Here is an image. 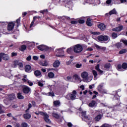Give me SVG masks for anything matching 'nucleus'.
<instances>
[{
	"instance_id": "nucleus-61",
	"label": "nucleus",
	"mask_w": 127,
	"mask_h": 127,
	"mask_svg": "<svg viewBox=\"0 0 127 127\" xmlns=\"http://www.w3.org/2000/svg\"><path fill=\"white\" fill-rule=\"evenodd\" d=\"M87 51H93V49L91 47L87 49Z\"/></svg>"
},
{
	"instance_id": "nucleus-53",
	"label": "nucleus",
	"mask_w": 127,
	"mask_h": 127,
	"mask_svg": "<svg viewBox=\"0 0 127 127\" xmlns=\"http://www.w3.org/2000/svg\"><path fill=\"white\" fill-rule=\"evenodd\" d=\"M107 4H110V3H112V0H107L106 1Z\"/></svg>"
},
{
	"instance_id": "nucleus-6",
	"label": "nucleus",
	"mask_w": 127,
	"mask_h": 127,
	"mask_svg": "<svg viewBox=\"0 0 127 127\" xmlns=\"http://www.w3.org/2000/svg\"><path fill=\"white\" fill-rule=\"evenodd\" d=\"M43 116L44 117V120L47 124H51V121L49 119V116L47 114L44 113Z\"/></svg>"
},
{
	"instance_id": "nucleus-56",
	"label": "nucleus",
	"mask_w": 127,
	"mask_h": 127,
	"mask_svg": "<svg viewBox=\"0 0 127 127\" xmlns=\"http://www.w3.org/2000/svg\"><path fill=\"white\" fill-rule=\"evenodd\" d=\"M101 127H110V126L108 124H104Z\"/></svg>"
},
{
	"instance_id": "nucleus-1",
	"label": "nucleus",
	"mask_w": 127,
	"mask_h": 127,
	"mask_svg": "<svg viewBox=\"0 0 127 127\" xmlns=\"http://www.w3.org/2000/svg\"><path fill=\"white\" fill-rule=\"evenodd\" d=\"M81 77L82 78L83 82H90V77H89V73L87 71H83L81 74Z\"/></svg>"
},
{
	"instance_id": "nucleus-2",
	"label": "nucleus",
	"mask_w": 127,
	"mask_h": 127,
	"mask_svg": "<svg viewBox=\"0 0 127 127\" xmlns=\"http://www.w3.org/2000/svg\"><path fill=\"white\" fill-rule=\"evenodd\" d=\"M73 51L75 53H81L83 51V47L80 44L75 45L73 47Z\"/></svg>"
},
{
	"instance_id": "nucleus-59",
	"label": "nucleus",
	"mask_w": 127,
	"mask_h": 127,
	"mask_svg": "<svg viewBox=\"0 0 127 127\" xmlns=\"http://www.w3.org/2000/svg\"><path fill=\"white\" fill-rule=\"evenodd\" d=\"M35 21H34V20H33V21H32L30 25V27L31 28L32 26H33V24H34V22Z\"/></svg>"
},
{
	"instance_id": "nucleus-26",
	"label": "nucleus",
	"mask_w": 127,
	"mask_h": 127,
	"mask_svg": "<svg viewBox=\"0 0 127 127\" xmlns=\"http://www.w3.org/2000/svg\"><path fill=\"white\" fill-rule=\"evenodd\" d=\"M53 104H54V106H60V104H61L60 101H59V100L54 101L53 102Z\"/></svg>"
},
{
	"instance_id": "nucleus-40",
	"label": "nucleus",
	"mask_w": 127,
	"mask_h": 127,
	"mask_svg": "<svg viewBox=\"0 0 127 127\" xmlns=\"http://www.w3.org/2000/svg\"><path fill=\"white\" fill-rule=\"evenodd\" d=\"M56 52L58 53V54H60V53H63V50L60 49H57L56 50Z\"/></svg>"
},
{
	"instance_id": "nucleus-34",
	"label": "nucleus",
	"mask_w": 127,
	"mask_h": 127,
	"mask_svg": "<svg viewBox=\"0 0 127 127\" xmlns=\"http://www.w3.org/2000/svg\"><path fill=\"white\" fill-rule=\"evenodd\" d=\"M35 115L38 116V115H41V116H43L44 115V112H36L34 113Z\"/></svg>"
},
{
	"instance_id": "nucleus-43",
	"label": "nucleus",
	"mask_w": 127,
	"mask_h": 127,
	"mask_svg": "<svg viewBox=\"0 0 127 127\" xmlns=\"http://www.w3.org/2000/svg\"><path fill=\"white\" fill-rule=\"evenodd\" d=\"M22 127H27V123H23L21 124Z\"/></svg>"
},
{
	"instance_id": "nucleus-24",
	"label": "nucleus",
	"mask_w": 127,
	"mask_h": 127,
	"mask_svg": "<svg viewBox=\"0 0 127 127\" xmlns=\"http://www.w3.org/2000/svg\"><path fill=\"white\" fill-rule=\"evenodd\" d=\"M30 70H31V66L29 65H26L25 67V71L26 72H30Z\"/></svg>"
},
{
	"instance_id": "nucleus-29",
	"label": "nucleus",
	"mask_w": 127,
	"mask_h": 127,
	"mask_svg": "<svg viewBox=\"0 0 127 127\" xmlns=\"http://www.w3.org/2000/svg\"><path fill=\"white\" fill-rule=\"evenodd\" d=\"M95 105H96V101H91V102H90L88 104V106H89V107H94Z\"/></svg>"
},
{
	"instance_id": "nucleus-16",
	"label": "nucleus",
	"mask_w": 127,
	"mask_h": 127,
	"mask_svg": "<svg viewBox=\"0 0 127 127\" xmlns=\"http://www.w3.org/2000/svg\"><path fill=\"white\" fill-rule=\"evenodd\" d=\"M122 30H123V26H119V27L112 29L113 31H121Z\"/></svg>"
},
{
	"instance_id": "nucleus-41",
	"label": "nucleus",
	"mask_w": 127,
	"mask_h": 127,
	"mask_svg": "<svg viewBox=\"0 0 127 127\" xmlns=\"http://www.w3.org/2000/svg\"><path fill=\"white\" fill-rule=\"evenodd\" d=\"M117 68L119 71H122V70L121 69H122V68H123V66H122V65L121 64H118L117 66Z\"/></svg>"
},
{
	"instance_id": "nucleus-64",
	"label": "nucleus",
	"mask_w": 127,
	"mask_h": 127,
	"mask_svg": "<svg viewBox=\"0 0 127 127\" xmlns=\"http://www.w3.org/2000/svg\"><path fill=\"white\" fill-rule=\"evenodd\" d=\"M32 105L33 107H35V106H36V104L34 101H32Z\"/></svg>"
},
{
	"instance_id": "nucleus-23",
	"label": "nucleus",
	"mask_w": 127,
	"mask_h": 127,
	"mask_svg": "<svg viewBox=\"0 0 127 127\" xmlns=\"http://www.w3.org/2000/svg\"><path fill=\"white\" fill-rule=\"evenodd\" d=\"M83 119H85V120H89V117L86 115V112L83 111L81 113Z\"/></svg>"
},
{
	"instance_id": "nucleus-45",
	"label": "nucleus",
	"mask_w": 127,
	"mask_h": 127,
	"mask_svg": "<svg viewBox=\"0 0 127 127\" xmlns=\"http://www.w3.org/2000/svg\"><path fill=\"white\" fill-rule=\"evenodd\" d=\"M115 46H116V47H117V48H120V47H121V45L120 43H117L115 44Z\"/></svg>"
},
{
	"instance_id": "nucleus-60",
	"label": "nucleus",
	"mask_w": 127,
	"mask_h": 127,
	"mask_svg": "<svg viewBox=\"0 0 127 127\" xmlns=\"http://www.w3.org/2000/svg\"><path fill=\"white\" fill-rule=\"evenodd\" d=\"M101 93H103L104 94H107V91L106 89H102V91H100Z\"/></svg>"
},
{
	"instance_id": "nucleus-4",
	"label": "nucleus",
	"mask_w": 127,
	"mask_h": 127,
	"mask_svg": "<svg viewBox=\"0 0 127 127\" xmlns=\"http://www.w3.org/2000/svg\"><path fill=\"white\" fill-rule=\"evenodd\" d=\"M38 49L41 50V51H48V50L50 49L51 48H49L45 45H41L40 46H37Z\"/></svg>"
},
{
	"instance_id": "nucleus-7",
	"label": "nucleus",
	"mask_w": 127,
	"mask_h": 127,
	"mask_svg": "<svg viewBox=\"0 0 127 127\" xmlns=\"http://www.w3.org/2000/svg\"><path fill=\"white\" fill-rule=\"evenodd\" d=\"M76 95H77L76 90H73L71 94H69V97H70V99L72 100H76Z\"/></svg>"
},
{
	"instance_id": "nucleus-14",
	"label": "nucleus",
	"mask_w": 127,
	"mask_h": 127,
	"mask_svg": "<svg viewBox=\"0 0 127 127\" xmlns=\"http://www.w3.org/2000/svg\"><path fill=\"white\" fill-rule=\"evenodd\" d=\"M23 117L25 120H29L31 118V114L29 113L25 114L23 115Z\"/></svg>"
},
{
	"instance_id": "nucleus-31",
	"label": "nucleus",
	"mask_w": 127,
	"mask_h": 127,
	"mask_svg": "<svg viewBox=\"0 0 127 127\" xmlns=\"http://www.w3.org/2000/svg\"><path fill=\"white\" fill-rule=\"evenodd\" d=\"M73 78L74 80H80V76L78 74H74L73 75Z\"/></svg>"
},
{
	"instance_id": "nucleus-12",
	"label": "nucleus",
	"mask_w": 127,
	"mask_h": 127,
	"mask_svg": "<svg viewBox=\"0 0 127 127\" xmlns=\"http://www.w3.org/2000/svg\"><path fill=\"white\" fill-rule=\"evenodd\" d=\"M59 66H60V62L59 61H56L53 64V67L58 68Z\"/></svg>"
},
{
	"instance_id": "nucleus-49",
	"label": "nucleus",
	"mask_w": 127,
	"mask_h": 127,
	"mask_svg": "<svg viewBox=\"0 0 127 127\" xmlns=\"http://www.w3.org/2000/svg\"><path fill=\"white\" fill-rule=\"evenodd\" d=\"M16 55H17V54L16 53H12L11 54V57H13L14 56H16Z\"/></svg>"
},
{
	"instance_id": "nucleus-38",
	"label": "nucleus",
	"mask_w": 127,
	"mask_h": 127,
	"mask_svg": "<svg viewBox=\"0 0 127 127\" xmlns=\"http://www.w3.org/2000/svg\"><path fill=\"white\" fill-rule=\"evenodd\" d=\"M3 102L4 103V104H6V105H8V104H9V100H8V99H4Z\"/></svg>"
},
{
	"instance_id": "nucleus-42",
	"label": "nucleus",
	"mask_w": 127,
	"mask_h": 127,
	"mask_svg": "<svg viewBox=\"0 0 127 127\" xmlns=\"http://www.w3.org/2000/svg\"><path fill=\"white\" fill-rule=\"evenodd\" d=\"M67 81H71V80H72V76H68L66 77Z\"/></svg>"
},
{
	"instance_id": "nucleus-51",
	"label": "nucleus",
	"mask_w": 127,
	"mask_h": 127,
	"mask_svg": "<svg viewBox=\"0 0 127 127\" xmlns=\"http://www.w3.org/2000/svg\"><path fill=\"white\" fill-rule=\"evenodd\" d=\"M122 42L124 44H125V45H127V40H122Z\"/></svg>"
},
{
	"instance_id": "nucleus-30",
	"label": "nucleus",
	"mask_w": 127,
	"mask_h": 127,
	"mask_svg": "<svg viewBox=\"0 0 127 127\" xmlns=\"http://www.w3.org/2000/svg\"><path fill=\"white\" fill-rule=\"evenodd\" d=\"M90 33L91 34H93V35H100V34H101V33L99 32H93V31H90Z\"/></svg>"
},
{
	"instance_id": "nucleus-10",
	"label": "nucleus",
	"mask_w": 127,
	"mask_h": 127,
	"mask_svg": "<svg viewBox=\"0 0 127 127\" xmlns=\"http://www.w3.org/2000/svg\"><path fill=\"white\" fill-rule=\"evenodd\" d=\"M14 66H17V65H18L21 68L23 67V64H22V63H21L18 61H15L14 62Z\"/></svg>"
},
{
	"instance_id": "nucleus-37",
	"label": "nucleus",
	"mask_w": 127,
	"mask_h": 127,
	"mask_svg": "<svg viewBox=\"0 0 127 127\" xmlns=\"http://www.w3.org/2000/svg\"><path fill=\"white\" fill-rule=\"evenodd\" d=\"M112 36L114 39L117 38L118 37V34L115 33H113L112 34Z\"/></svg>"
},
{
	"instance_id": "nucleus-33",
	"label": "nucleus",
	"mask_w": 127,
	"mask_h": 127,
	"mask_svg": "<svg viewBox=\"0 0 127 127\" xmlns=\"http://www.w3.org/2000/svg\"><path fill=\"white\" fill-rule=\"evenodd\" d=\"M127 50L126 49H124L121 50L120 52H119V54H124V53H127Z\"/></svg>"
},
{
	"instance_id": "nucleus-54",
	"label": "nucleus",
	"mask_w": 127,
	"mask_h": 127,
	"mask_svg": "<svg viewBox=\"0 0 127 127\" xmlns=\"http://www.w3.org/2000/svg\"><path fill=\"white\" fill-rule=\"evenodd\" d=\"M26 60H27V61H30V60H31V56H29L27 58Z\"/></svg>"
},
{
	"instance_id": "nucleus-63",
	"label": "nucleus",
	"mask_w": 127,
	"mask_h": 127,
	"mask_svg": "<svg viewBox=\"0 0 127 127\" xmlns=\"http://www.w3.org/2000/svg\"><path fill=\"white\" fill-rule=\"evenodd\" d=\"M33 59L34 60H38V57H37V56H34L33 57Z\"/></svg>"
},
{
	"instance_id": "nucleus-36",
	"label": "nucleus",
	"mask_w": 127,
	"mask_h": 127,
	"mask_svg": "<svg viewBox=\"0 0 127 127\" xmlns=\"http://www.w3.org/2000/svg\"><path fill=\"white\" fill-rule=\"evenodd\" d=\"M104 67L105 68H106V69H109V68H111V64L108 63L105 64Z\"/></svg>"
},
{
	"instance_id": "nucleus-25",
	"label": "nucleus",
	"mask_w": 127,
	"mask_h": 127,
	"mask_svg": "<svg viewBox=\"0 0 127 127\" xmlns=\"http://www.w3.org/2000/svg\"><path fill=\"white\" fill-rule=\"evenodd\" d=\"M48 76L51 79H53V78H54V76H55V74H54V73L53 72H50L48 73Z\"/></svg>"
},
{
	"instance_id": "nucleus-44",
	"label": "nucleus",
	"mask_w": 127,
	"mask_h": 127,
	"mask_svg": "<svg viewBox=\"0 0 127 127\" xmlns=\"http://www.w3.org/2000/svg\"><path fill=\"white\" fill-rule=\"evenodd\" d=\"M78 22L79 23H80V24L85 23V20L83 19H79L78 20Z\"/></svg>"
},
{
	"instance_id": "nucleus-48",
	"label": "nucleus",
	"mask_w": 127,
	"mask_h": 127,
	"mask_svg": "<svg viewBox=\"0 0 127 127\" xmlns=\"http://www.w3.org/2000/svg\"><path fill=\"white\" fill-rule=\"evenodd\" d=\"M49 96H51V97H54L55 96L54 95V93L53 92H49Z\"/></svg>"
},
{
	"instance_id": "nucleus-46",
	"label": "nucleus",
	"mask_w": 127,
	"mask_h": 127,
	"mask_svg": "<svg viewBox=\"0 0 127 127\" xmlns=\"http://www.w3.org/2000/svg\"><path fill=\"white\" fill-rule=\"evenodd\" d=\"M27 83L29 86H33V83H32V82H31V81L30 80H28L27 81Z\"/></svg>"
},
{
	"instance_id": "nucleus-21",
	"label": "nucleus",
	"mask_w": 127,
	"mask_h": 127,
	"mask_svg": "<svg viewBox=\"0 0 127 127\" xmlns=\"http://www.w3.org/2000/svg\"><path fill=\"white\" fill-rule=\"evenodd\" d=\"M74 51V48L70 47L67 49L66 52L68 53V54H72L73 52Z\"/></svg>"
},
{
	"instance_id": "nucleus-5",
	"label": "nucleus",
	"mask_w": 127,
	"mask_h": 127,
	"mask_svg": "<svg viewBox=\"0 0 127 127\" xmlns=\"http://www.w3.org/2000/svg\"><path fill=\"white\" fill-rule=\"evenodd\" d=\"M98 39L99 41H108L109 37L108 36L100 35L98 37Z\"/></svg>"
},
{
	"instance_id": "nucleus-15",
	"label": "nucleus",
	"mask_w": 127,
	"mask_h": 127,
	"mask_svg": "<svg viewBox=\"0 0 127 127\" xmlns=\"http://www.w3.org/2000/svg\"><path fill=\"white\" fill-rule=\"evenodd\" d=\"M92 19L88 18L86 21V24L88 26H92L93 25V23H92Z\"/></svg>"
},
{
	"instance_id": "nucleus-18",
	"label": "nucleus",
	"mask_w": 127,
	"mask_h": 127,
	"mask_svg": "<svg viewBox=\"0 0 127 127\" xmlns=\"http://www.w3.org/2000/svg\"><path fill=\"white\" fill-rule=\"evenodd\" d=\"M34 75L36 77H40L41 76V72L40 70H36L34 71Z\"/></svg>"
},
{
	"instance_id": "nucleus-11",
	"label": "nucleus",
	"mask_w": 127,
	"mask_h": 127,
	"mask_svg": "<svg viewBox=\"0 0 127 127\" xmlns=\"http://www.w3.org/2000/svg\"><path fill=\"white\" fill-rule=\"evenodd\" d=\"M98 27L103 31L106 29V25L104 23H100L98 25Z\"/></svg>"
},
{
	"instance_id": "nucleus-39",
	"label": "nucleus",
	"mask_w": 127,
	"mask_h": 127,
	"mask_svg": "<svg viewBox=\"0 0 127 127\" xmlns=\"http://www.w3.org/2000/svg\"><path fill=\"white\" fill-rule=\"evenodd\" d=\"M122 68L123 69H127V64L126 63H124L122 64Z\"/></svg>"
},
{
	"instance_id": "nucleus-50",
	"label": "nucleus",
	"mask_w": 127,
	"mask_h": 127,
	"mask_svg": "<svg viewBox=\"0 0 127 127\" xmlns=\"http://www.w3.org/2000/svg\"><path fill=\"white\" fill-rule=\"evenodd\" d=\"M70 23H71V24H77L78 22H77V21H71Z\"/></svg>"
},
{
	"instance_id": "nucleus-62",
	"label": "nucleus",
	"mask_w": 127,
	"mask_h": 127,
	"mask_svg": "<svg viewBox=\"0 0 127 127\" xmlns=\"http://www.w3.org/2000/svg\"><path fill=\"white\" fill-rule=\"evenodd\" d=\"M15 127H20V125H19V124H17V123H15Z\"/></svg>"
},
{
	"instance_id": "nucleus-8",
	"label": "nucleus",
	"mask_w": 127,
	"mask_h": 127,
	"mask_svg": "<svg viewBox=\"0 0 127 127\" xmlns=\"http://www.w3.org/2000/svg\"><path fill=\"white\" fill-rule=\"evenodd\" d=\"M13 28H14V23H13V22L9 23L7 25V30L11 31Z\"/></svg>"
},
{
	"instance_id": "nucleus-3",
	"label": "nucleus",
	"mask_w": 127,
	"mask_h": 127,
	"mask_svg": "<svg viewBox=\"0 0 127 127\" xmlns=\"http://www.w3.org/2000/svg\"><path fill=\"white\" fill-rule=\"evenodd\" d=\"M1 59L4 61H8V60H9V56L4 53H0V62H1Z\"/></svg>"
},
{
	"instance_id": "nucleus-28",
	"label": "nucleus",
	"mask_w": 127,
	"mask_h": 127,
	"mask_svg": "<svg viewBox=\"0 0 127 127\" xmlns=\"http://www.w3.org/2000/svg\"><path fill=\"white\" fill-rule=\"evenodd\" d=\"M117 14V11L115 8L109 12L110 15H112V14Z\"/></svg>"
},
{
	"instance_id": "nucleus-17",
	"label": "nucleus",
	"mask_w": 127,
	"mask_h": 127,
	"mask_svg": "<svg viewBox=\"0 0 127 127\" xmlns=\"http://www.w3.org/2000/svg\"><path fill=\"white\" fill-rule=\"evenodd\" d=\"M92 74H93V76H94V79L97 80V77H98V72H97V71H96L95 70H93Z\"/></svg>"
},
{
	"instance_id": "nucleus-27",
	"label": "nucleus",
	"mask_w": 127,
	"mask_h": 127,
	"mask_svg": "<svg viewBox=\"0 0 127 127\" xmlns=\"http://www.w3.org/2000/svg\"><path fill=\"white\" fill-rule=\"evenodd\" d=\"M101 119L102 115H99L95 118V121H96V122H99V121H100V120H101Z\"/></svg>"
},
{
	"instance_id": "nucleus-22",
	"label": "nucleus",
	"mask_w": 127,
	"mask_h": 127,
	"mask_svg": "<svg viewBox=\"0 0 127 127\" xmlns=\"http://www.w3.org/2000/svg\"><path fill=\"white\" fill-rule=\"evenodd\" d=\"M17 98L19 100H23V99H24V96L22 95L21 93L19 92L17 94Z\"/></svg>"
},
{
	"instance_id": "nucleus-55",
	"label": "nucleus",
	"mask_w": 127,
	"mask_h": 127,
	"mask_svg": "<svg viewBox=\"0 0 127 127\" xmlns=\"http://www.w3.org/2000/svg\"><path fill=\"white\" fill-rule=\"evenodd\" d=\"M67 126L68 127H73V124H72V123H68Z\"/></svg>"
},
{
	"instance_id": "nucleus-20",
	"label": "nucleus",
	"mask_w": 127,
	"mask_h": 127,
	"mask_svg": "<svg viewBox=\"0 0 127 127\" xmlns=\"http://www.w3.org/2000/svg\"><path fill=\"white\" fill-rule=\"evenodd\" d=\"M95 47L97 49H100V50H103L105 51L106 50V47H101L97 44H95Z\"/></svg>"
},
{
	"instance_id": "nucleus-52",
	"label": "nucleus",
	"mask_w": 127,
	"mask_h": 127,
	"mask_svg": "<svg viewBox=\"0 0 127 127\" xmlns=\"http://www.w3.org/2000/svg\"><path fill=\"white\" fill-rule=\"evenodd\" d=\"M42 66H44L45 67H46V66H48V63H47V62H45L43 64H42Z\"/></svg>"
},
{
	"instance_id": "nucleus-13",
	"label": "nucleus",
	"mask_w": 127,
	"mask_h": 127,
	"mask_svg": "<svg viewBox=\"0 0 127 127\" xmlns=\"http://www.w3.org/2000/svg\"><path fill=\"white\" fill-rule=\"evenodd\" d=\"M95 69L99 72L100 74H103L104 73V71L100 69V64H98L96 66H95Z\"/></svg>"
},
{
	"instance_id": "nucleus-32",
	"label": "nucleus",
	"mask_w": 127,
	"mask_h": 127,
	"mask_svg": "<svg viewBox=\"0 0 127 127\" xmlns=\"http://www.w3.org/2000/svg\"><path fill=\"white\" fill-rule=\"evenodd\" d=\"M26 50V46L25 45H22L21 46V48H20V50L21 51H24V50Z\"/></svg>"
},
{
	"instance_id": "nucleus-19",
	"label": "nucleus",
	"mask_w": 127,
	"mask_h": 127,
	"mask_svg": "<svg viewBox=\"0 0 127 127\" xmlns=\"http://www.w3.org/2000/svg\"><path fill=\"white\" fill-rule=\"evenodd\" d=\"M52 115L53 117H54V118H55V119H57V120H58L60 118L59 115H58V113L55 112H53Z\"/></svg>"
},
{
	"instance_id": "nucleus-58",
	"label": "nucleus",
	"mask_w": 127,
	"mask_h": 127,
	"mask_svg": "<svg viewBox=\"0 0 127 127\" xmlns=\"http://www.w3.org/2000/svg\"><path fill=\"white\" fill-rule=\"evenodd\" d=\"M31 107H32V105H31V104L29 103L28 104V109L26 110V112H27V111L29 110V109H30L31 108Z\"/></svg>"
},
{
	"instance_id": "nucleus-57",
	"label": "nucleus",
	"mask_w": 127,
	"mask_h": 127,
	"mask_svg": "<svg viewBox=\"0 0 127 127\" xmlns=\"http://www.w3.org/2000/svg\"><path fill=\"white\" fill-rule=\"evenodd\" d=\"M81 64H77L75 65V67L76 68H81Z\"/></svg>"
},
{
	"instance_id": "nucleus-47",
	"label": "nucleus",
	"mask_w": 127,
	"mask_h": 127,
	"mask_svg": "<svg viewBox=\"0 0 127 127\" xmlns=\"http://www.w3.org/2000/svg\"><path fill=\"white\" fill-rule=\"evenodd\" d=\"M38 85L40 87H43V83H41L40 81L38 82Z\"/></svg>"
},
{
	"instance_id": "nucleus-9",
	"label": "nucleus",
	"mask_w": 127,
	"mask_h": 127,
	"mask_svg": "<svg viewBox=\"0 0 127 127\" xmlns=\"http://www.w3.org/2000/svg\"><path fill=\"white\" fill-rule=\"evenodd\" d=\"M22 92L24 94H28L30 92V88L28 86H24L23 88Z\"/></svg>"
},
{
	"instance_id": "nucleus-35",
	"label": "nucleus",
	"mask_w": 127,
	"mask_h": 127,
	"mask_svg": "<svg viewBox=\"0 0 127 127\" xmlns=\"http://www.w3.org/2000/svg\"><path fill=\"white\" fill-rule=\"evenodd\" d=\"M103 85H99L98 86V90L99 91V92L103 91Z\"/></svg>"
}]
</instances>
